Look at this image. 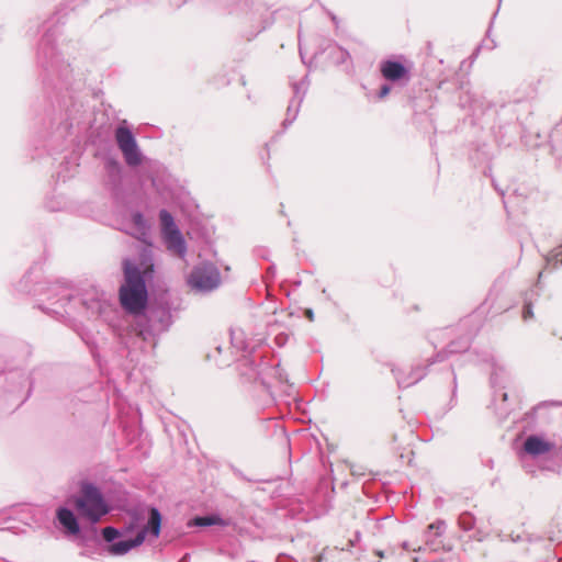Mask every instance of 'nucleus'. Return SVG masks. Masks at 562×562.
I'll list each match as a JSON object with an SVG mask.
<instances>
[{"mask_svg":"<svg viewBox=\"0 0 562 562\" xmlns=\"http://www.w3.org/2000/svg\"><path fill=\"white\" fill-rule=\"evenodd\" d=\"M524 447L525 450L532 456L543 454L553 449V445L551 442H548L537 436L528 437Z\"/></svg>","mask_w":562,"mask_h":562,"instance_id":"obj_7","label":"nucleus"},{"mask_svg":"<svg viewBox=\"0 0 562 562\" xmlns=\"http://www.w3.org/2000/svg\"><path fill=\"white\" fill-rule=\"evenodd\" d=\"M102 535L105 541L111 542L119 536V531L113 527H105Z\"/></svg>","mask_w":562,"mask_h":562,"instance_id":"obj_12","label":"nucleus"},{"mask_svg":"<svg viewBox=\"0 0 562 562\" xmlns=\"http://www.w3.org/2000/svg\"><path fill=\"white\" fill-rule=\"evenodd\" d=\"M305 315H306V317H307L310 321H313V313H312V311H311V310H307V311L305 312Z\"/></svg>","mask_w":562,"mask_h":562,"instance_id":"obj_17","label":"nucleus"},{"mask_svg":"<svg viewBox=\"0 0 562 562\" xmlns=\"http://www.w3.org/2000/svg\"><path fill=\"white\" fill-rule=\"evenodd\" d=\"M159 218H160L164 234L169 233L170 231L177 229L173 218L169 212H167L165 210L160 211Z\"/></svg>","mask_w":562,"mask_h":562,"instance_id":"obj_10","label":"nucleus"},{"mask_svg":"<svg viewBox=\"0 0 562 562\" xmlns=\"http://www.w3.org/2000/svg\"><path fill=\"white\" fill-rule=\"evenodd\" d=\"M533 317V311L531 303H526L522 311V318L525 321L531 319Z\"/></svg>","mask_w":562,"mask_h":562,"instance_id":"obj_13","label":"nucleus"},{"mask_svg":"<svg viewBox=\"0 0 562 562\" xmlns=\"http://www.w3.org/2000/svg\"><path fill=\"white\" fill-rule=\"evenodd\" d=\"M133 222L139 227L144 226V218L139 213L133 215Z\"/></svg>","mask_w":562,"mask_h":562,"instance_id":"obj_14","label":"nucleus"},{"mask_svg":"<svg viewBox=\"0 0 562 562\" xmlns=\"http://www.w3.org/2000/svg\"><path fill=\"white\" fill-rule=\"evenodd\" d=\"M218 270L213 265H202L194 268L190 274L189 283L199 290H213L220 284Z\"/></svg>","mask_w":562,"mask_h":562,"instance_id":"obj_5","label":"nucleus"},{"mask_svg":"<svg viewBox=\"0 0 562 562\" xmlns=\"http://www.w3.org/2000/svg\"><path fill=\"white\" fill-rule=\"evenodd\" d=\"M376 554L380 557V558H383V552L382 551H378Z\"/></svg>","mask_w":562,"mask_h":562,"instance_id":"obj_18","label":"nucleus"},{"mask_svg":"<svg viewBox=\"0 0 562 562\" xmlns=\"http://www.w3.org/2000/svg\"><path fill=\"white\" fill-rule=\"evenodd\" d=\"M560 254H562V243H561V246L559 247V251L554 250V252H552L551 257L554 258L557 262H562V258L561 259L558 258L560 256Z\"/></svg>","mask_w":562,"mask_h":562,"instance_id":"obj_15","label":"nucleus"},{"mask_svg":"<svg viewBox=\"0 0 562 562\" xmlns=\"http://www.w3.org/2000/svg\"><path fill=\"white\" fill-rule=\"evenodd\" d=\"M437 562H445V561H437Z\"/></svg>","mask_w":562,"mask_h":562,"instance_id":"obj_19","label":"nucleus"},{"mask_svg":"<svg viewBox=\"0 0 562 562\" xmlns=\"http://www.w3.org/2000/svg\"><path fill=\"white\" fill-rule=\"evenodd\" d=\"M218 521H220V518L206 516V517H196L193 522L195 526H211V525L217 524Z\"/></svg>","mask_w":562,"mask_h":562,"instance_id":"obj_11","label":"nucleus"},{"mask_svg":"<svg viewBox=\"0 0 562 562\" xmlns=\"http://www.w3.org/2000/svg\"><path fill=\"white\" fill-rule=\"evenodd\" d=\"M57 518L69 535H78L80 531L78 521L74 513L66 508H59Z\"/></svg>","mask_w":562,"mask_h":562,"instance_id":"obj_8","label":"nucleus"},{"mask_svg":"<svg viewBox=\"0 0 562 562\" xmlns=\"http://www.w3.org/2000/svg\"><path fill=\"white\" fill-rule=\"evenodd\" d=\"M74 504L80 515L87 517L92 522H97L109 512L99 490L90 484L82 485L81 494L75 498Z\"/></svg>","mask_w":562,"mask_h":562,"instance_id":"obj_2","label":"nucleus"},{"mask_svg":"<svg viewBox=\"0 0 562 562\" xmlns=\"http://www.w3.org/2000/svg\"><path fill=\"white\" fill-rule=\"evenodd\" d=\"M115 140L127 165L138 166L142 162L135 137L126 126L121 125L116 128Z\"/></svg>","mask_w":562,"mask_h":562,"instance_id":"obj_4","label":"nucleus"},{"mask_svg":"<svg viewBox=\"0 0 562 562\" xmlns=\"http://www.w3.org/2000/svg\"><path fill=\"white\" fill-rule=\"evenodd\" d=\"M382 76L390 81H397L407 77V69L397 61L386 60L381 65Z\"/></svg>","mask_w":562,"mask_h":562,"instance_id":"obj_6","label":"nucleus"},{"mask_svg":"<svg viewBox=\"0 0 562 562\" xmlns=\"http://www.w3.org/2000/svg\"><path fill=\"white\" fill-rule=\"evenodd\" d=\"M391 91V88L389 86H383L380 90V98L386 97Z\"/></svg>","mask_w":562,"mask_h":562,"instance_id":"obj_16","label":"nucleus"},{"mask_svg":"<svg viewBox=\"0 0 562 562\" xmlns=\"http://www.w3.org/2000/svg\"><path fill=\"white\" fill-rule=\"evenodd\" d=\"M150 517L147 526H145L134 539L123 540L113 543L110 547V552L115 555H121L128 552L131 549L142 544L145 540L146 533L150 532L155 538L160 533L161 515L157 508H150Z\"/></svg>","mask_w":562,"mask_h":562,"instance_id":"obj_3","label":"nucleus"},{"mask_svg":"<svg viewBox=\"0 0 562 562\" xmlns=\"http://www.w3.org/2000/svg\"><path fill=\"white\" fill-rule=\"evenodd\" d=\"M124 282L119 289V301L122 308L132 315H142L148 304V292L145 277L153 272V265L140 271L130 260L123 262Z\"/></svg>","mask_w":562,"mask_h":562,"instance_id":"obj_1","label":"nucleus"},{"mask_svg":"<svg viewBox=\"0 0 562 562\" xmlns=\"http://www.w3.org/2000/svg\"><path fill=\"white\" fill-rule=\"evenodd\" d=\"M166 241L168 247L175 250L178 255H183L186 251L184 241L182 236L178 229L170 231L165 234Z\"/></svg>","mask_w":562,"mask_h":562,"instance_id":"obj_9","label":"nucleus"}]
</instances>
